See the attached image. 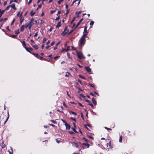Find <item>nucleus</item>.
<instances>
[{
  "label": "nucleus",
  "instance_id": "a878e982",
  "mask_svg": "<svg viewBox=\"0 0 154 154\" xmlns=\"http://www.w3.org/2000/svg\"><path fill=\"white\" fill-rule=\"evenodd\" d=\"M20 11H18V12H17V17H19V16L20 15Z\"/></svg>",
  "mask_w": 154,
  "mask_h": 154
},
{
  "label": "nucleus",
  "instance_id": "6e6d98bb",
  "mask_svg": "<svg viewBox=\"0 0 154 154\" xmlns=\"http://www.w3.org/2000/svg\"><path fill=\"white\" fill-rule=\"evenodd\" d=\"M31 42H32V43H32V44H33V43H34V40H32V39H31Z\"/></svg>",
  "mask_w": 154,
  "mask_h": 154
},
{
  "label": "nucleus",
  "instance_id": "cd10ccee",
  "mask_svg": "<svg viewBox=\"0 0 154 154\" xmlns=\"http://www.w3.org/2000/svg\"><path fill=\"white\" fill-rule=\"evenodd\" d=\"M79 76L81 78L83 79H85V78L83 76H82L81 75H79Z\"/></svg>",
  "mask_w": 154,
  "mask_h": 154
},
{
  "label": "nucleus",
  "instance_id": "680f3d73",
  "mask_svg": "<svg viewBox=\"0 0 154 154\" xmlns=\"http://www.w3.org/2000/svg\"><path fill=\"white\" fill-rule=\"evenodd\" d=\"M68 7V5L67 4L66 5L65 8H66V9H67Z\"/></svg>",
  "mask_w": 154,
  "mask_h": 154
},
{
  "label": "nucleus",
  "instance_id": "2f4dec72",
  "mask_svg": "<svg viewBox=\"0 0 154 154\" xmlns=\"http://www.w3.org/2000/svg\"><path fill=\"white\" fill-rule=\"evenodd\" d=\"M94 22L93 21H91L90 23V25L92 26L94 24Z\"/></svg>",
  "mask_w": 154,
  "mask_h": 154
},
{
  "label": "nucleus",
  "instance_id": "69168bd1",
  "mask_svg": "<svg viewBox=\"0 0 154 154\" xmlns=\"http://www.w3.org/2000/svg\"><path fill=\"white\" fill-rule=\"evenodd\" d=\"M79 105L80 106H83V105L81 103H79Z\"/></svg>",
  "mask_w": 154,
  "mask_h": 154
},
{
  "label": "nucleus",
  "instance_id": "20e7f679",
  "mask_svg": "<svg viewBox=\"0 0 154 154\" xmlns=\"http://www.w3.org/2000/svg\"><path fill=\"white\" fill-rule=\"evenodd\" d=\"M68 32L67 27H65L64 28L63 32L62 33V35L63 36L65 35Z\"/></svg>",
  "mask_w": 154,
  "mask_h": 154
},
{
  "label": "nucleus",
  "instance_id": "5701e85b",
  "mask_svg": "<svg viewBox=\"0 0 154 154\" xmlns=\"http://www.w3.org/2000/svg\"><path fill=\"white\" fill-rule=\"evenodd\" d=\"M35 12H34L33 11H32L30 13V14L31 16H32L35 14Z\"/></svg>",
  "mask_w": 154,
  "mask_h": 154
},
{
  "label": "nucleus",
  "instance_id": "f03ea898",
  "mask_svg": "<svg viewBox=\"0 0 154 154\" xmlns=\"http://www.w3.org/2000/svg\"><path fill=\"white\" fill-rule=\"evenodd\" d=\"M78 57L80 59H84L85 58V57L83 56L82 53L80 52H78L77 53Z\"/></svg>",
  "mask_w": 154,
  "mask_h": 154
},
{
  "label": "nucleus",
  "instance_id": "052dcab7",
  "mask_svg": "<svg viewBox=\"0 0 154 154\" xmlns=\"http://www.w3.org/2000/svg\"><path fill=\"white\" fill-rule=\"evenodd\" d=\"M50 43V41L48 40L46 43V45H48Z\"/></svg>",
  "mask_w": 154,
  "mask_h": 154
},
{
  "label": "nucleus",
  "instance_id": "bf43d9fd",
  "mask_svg": "<svg viewBox=\"0 0 154 154\" xmlns=\"http://www.w3.org/2000/svg\"><path fill=\"white\" fill-rule=\"evenodd\" d=\"M63 105L64 106H66V104H65V102H63Z\"/></svg>",
  "mask_w": 154,
  "mask_h": 154
},
{
  "label": "nucleus",
  "instance_id": "39448f33",
  "mask_svg": "<svg viewBox=\"0 0 154 154\" xmlns=\"http://www.w3.org/2000/svg\"><path fill=\"white\" fill-rule=\"evenodd\" d=\"M85 101L88 103V104L93 109L94 108V106L93 104L91 103L88 100H86Z\"/></svg>",
  "mask_w": 154,
  "mask_h": 154
},
{
  "label": "nucleus",
  "instance_id": "a19ab883",
  "mask_svg": "<svg viewBox=\"0 0 154 154\" xmlns=\"http://www.w3.org/2000/svg\"><path fill=\"white\" fill-rule=\"evenodd\" d=\"M32 0H29V1L28 3V5H29L32 2Z\"/></svg>",
  "mask_w": 154,
  "mask_h": 154
},
{
  "label": "nucleus",
  "instance_id": "4468645a",
  "mask_svg": "<svg viewBox=\"0 0 154 154\" xmlns=\"http://www.w3.org/2000/svg\"><path fill=\"white\" fill-rule=\"evenodd\" d=\"M24 28H25V27L24 25H23L21 26L20 28V30L21 32H23L24 30Z\"/></svg>",
  "mask_w": 154,
  "mask_h": 154
},
{
  "label": "nucleus",
  "instance_id": "c03bdc74",
  "mask_svg": "<svg viewBox=\"0 0 154 154\" xmlns=\"http://www.w3.org/2000/svg\"><path fill=\"white\" fill-rule=\"evenodd\" d=\"M90 94L92 96H94V97H95V95L94 94H93L91 92L90 93Z\"/></svg>",
  "mask_w": 154,
  "mask_h": 154
},
{
  "label": "nucleus",
  "instance_id": "13d9d810",
  "mask_svg": "<svg viewBox=\"0 0 154 154\" xmlns=\"http://www.w3.org/2000/svg\"><path fill=\"white\" fill-rule=\"evenodd\" d=\"M94 93L95 94H96V95H97L98 96H99V95L98 94L97 92H96V91H94Z\"/></svg>",
  "mask_w": 154,
  "mask_h": 154
},
{
  "label": "nucleus",
  "instance_id": "de8ad7c7",
  "mask_svg": "<svg viewBox=\"0 0 154 154\" xmlns=\"http://www.w3.org/2000/svg\"><path fill=\"white\" fill-rule=\"evenodd\" d=\"M41 7H42V5H41V4L39 5L38 6V8H37V9H38V8H41Z\"/></svg>",
  "mask_w": 154,
  "mask_h": 154
},
{
  "label": "nucleus",
  "instance_id": "09e8293b",
  "mask_svg": "<svg viewBox=\"0 0 154 154\" xmlns=\"http://www.w3.org/2000/svg\"><path fill=\"white\" fill-rule=\"evenodd\" d=\"M51 121L54 124H55L56 123V122L53 120H51Z\"/></svg>",
  "mask_w": 154,
  "mask_h": 154
},
{
  "label": "nucleus",
  "instance_id": "e433bc0d",
  "mask_svg": "<svg viewBox=\"0 0 154 154\" xmlns=\"http://www.w3.org/2000/svg\"><path fill=\"white\" fill-rule=\"evenodd\" d=\"M15 20V18L13 20L11 23V25H13V24L14 23Z\"/></svg>",
  "mask_w": 154,
  "mask_h": 154
},
{
  "label": "nucleus",
  "instance_id": "2eb2a0df",
  "mask_svg": "<svg viewBox=\"0 0 154 154\" xmlns=\"http://www.w3.org/2000/svg\"><path fill=\"white\" fill-rule=\"evenodd\" d=\"M92 102L95 105H96L97 104L96 101L94 98H93L92 99Z\"/></svg>",
  "mask_w": 154,
  "mask_h": 154
},
{
  "label": "nucleus",
  "instance_id": "473e14b6",
  "mask_svg": "<svg viewBox=\"0 0 154 154\" xmlns=\"http://www.w3.org/2000/svg\"><path fill=\"white\" fill-rule=\"evenodd\" d=\"M60 16H58V17L56 18L55 19V20H58L60 19Z\"/></svg>",
  "mask_w": 154,
  "mask_h": 154
},
{
  "label": "nucleus",
  "instance_id": "8fccbe9b",
  "mask_svg": "<svg viewBox=\"0 0 154 154\" xmlns=\"http://www.w3.org/2000/svg\"><path fill=\"white\" fill-rule=\"evenodd\" d=\"M38 35V32H36V33H35L34 35V36L35 37H36L37 36V35Z\"/></svg>",
  "mask_w": 154,
  "mask_h": 154
},
{
  "label": "nucleus",
  "instance_id": "c9c22d12",
  "mask_svg": "<svg viewBox=\"0 0 154 154\" xmlns=\"http://www.w3.org/2000/svg\"><path fill=\"white\" fill-rule=\"evenodd\" d=\"M75 127L74 128H72V129L73 130V131H74L75 132V133H77V131H76V130H75Z\"/></svg>",
  "mask_w": 154,
  "mask_h": 154
},
{
  "label": "nucleus",
  "instance_id": "aec40b11",
  "mask_svg": "<svg viewBox=\"0 0 154 154\" xmlns=\"http://www.w3.org/2000/svg\"><path fill=\"white\" fill-rule=\"evenodd\" d=\"M70 75H71L69 73L67 72L66 74L65 75V76L66 77H69Z\"/></svg>",
  "mask_w": 154,
  "mask_h": 154
},
{
  "label": "nucleus",
  "instance_id": "9d476101",
  "mask_svg": "<svg viewBox=\"0 0 154 154\" xmlns=\"http://www.w3.org/2000/svg\"><path fill=\"white\" fill-rule=\"evenodd\" d=\"M10 7L14 10H16V8L15 7V5L14 4H13L11 5H10Z\"/></svg>",
  "mask_w": 154,
  "mask_h": 154
},
{
  "label": "nucleus",
  "instance_id": "864d4df0",
  "mask_svg": "<svg viewBox=\"0 0 154 154\" xmlns=\"http://www.w3.org/2000/svg\"><path fill=\"white\" fill-rule=\"evenodd\" d=\"M50 46H49V45H48L47 46H46V47H45V48L47 49H48L49 48H50Z\"/></svg>",
  "mask_w": 154,
  "mask_h": 154
},
{
  "label": "nucleus",
  "instance_id": "774afa93",
  "mask_svg": "<svg viewBox=\"0 0 154 154\" xmlns=\"http://www.w3.org/2000/svg\"><path fill=\"white\" fill-rule=\"evenodd\" d=\"M53 29V28H51L50 29H49V31H50V32H51L52 30V29Z\"/></svg>",
  "mask_w": 154,
  "mask_h": 154
},
{
  "label": "nucleus",
  "instance_id": "7c9ffc66",
  "mask_svg": "<svg viewBox=\"0 0 154 154\" xmlns=\"http://www.w3.org/2000/svg\"><path fill=\"white\" fill-rule=\"evenodd\" d=\"M87 27L86 26L85 27L84 29V32L86 33V32H87Z\"/></svg>",
  "mask_w": 154,
  "mask_h": 154
},
{
  "label": "nucleus",
  "instance_id": "7ed1b4c3",
  "mask_svg": "<svg viewBox=\"0 0 154 154\" xmlns=\"http://www.w3.org/2000/svg\"><path fill=\"white\" fill-rule=\"evenodd\" d=\"M22 14L23 13H21L20 16H19V18H20V25H21L22 23L23 22L24 20V18L22 16Z\"/></svg>",
  "mask_w": 154,
  "mask_h": 154
},
{
  "label": "nucleus",
  "instance_id": "f257e3e1",
  "mask_svg": "<svg viewBox=\"0 0 154 154\" xmlns=\"http://www.w3.org/2000/svg\"><path fill=\"white\" fill-rule=\"evenodd\" d=\"M85 41L86 40L85 38H83L81 37L79 42V45L82 46L85 44Z\"/></svg>",
  "mask_w": 154,
  "mask_h": 154
},
{
  "label": "nucleus",
  "instance_id": "5fc2aeb1",
  "mask_svg": "<svg viewBox=\"0 0 154 154\" xmlns=\"http://www.w3.org/2000/svg\"><path fill=\"white\" fill-rule=\"evenodd\" d=\"M8 20V18H4L3 19V21H6V20Z\"/></svg>",
  "mask_w": 154,
  "mask_h": 154
},
{
  "label": "nucleus",
  "instance_id": "4be33fe9",
  "mask_svg": "<svg viewBox=\"0 0 154 154\" xmlns=\"http://www.w3.org/2000/svg\"><path fill=\"white\" fill-rule=\"evenodd\" d=\"M69 112L72 113V114H73L75 116L76 115H77V113L76 112H73V111H69Z\"/></svg>",
  "mask_w": 154,
  "mask_h": 154
},
{
  "label": "nucleus",
  "instance_id": "c85d7f7f",
  "mask_svg": "<svg viewBox=\"0 0 154 154\" xmlns=\"http://www.w3.org/2000/svg\"><path fill=\"white\" fill-rule=\"evenodd\" d=\"M63 0H59L58 2V5L60 4L61 2H62L63 1Z\"/></svg>",
  "mask_w": 154,
  "mask_h": 154
},
{
  "label": "nucleus",
  "instance_id": "3c124183",
  "mask_svg": "<svg viewBox=\"0 0 154 154\" xmlns=\"http://www.w3.org/2000/svg\"><path fill=\"white\" fill-rule=\"evenodd\" d=\"M47 40V39L46 38H45L44 37L43 38V41H45Z\"/></svg>",
  "mask_w": 154,
  "mask_h": 154
},
{
  "label": "nucleus",
  "instance_id": "ddd939ff",
  "mask_svg": "<svg viewBox=\"0 0 154 154\" xmlns=\"http://www.w3.org/2000/svg\"><path fill=\"white\" fill-rule=\"evenodd\" d=\"M10 148L11 150V151H10V150H8V152L10 154H13V150L12 147H10Z\"/></svg>",
  "mask_w": 154,
  "mask_h": 154
},
{
  "label": "nucleus",
  "instance_id": "423d86ee",
  "mask_svg": "<svg viewBox=\"0 0 154 154\" xmlns=\"http://www.w3.org/2000/svg\"><path fill=\"white\" fill-rule=\"evenodd\" d=\"M71 143L73 146H75L77 148L78 147V146L77 143L74 142H72Z\"/></svg>",
  "mask_w": 154,
  "mask_h": 154
},
{
  "label": "nucleus",
  "instance_id": "6e6552de",
  "mask_svg": "<svg viewBox=\"0 0 154 154\" xmlns=\"http://www.w3.org/2000/svg\"><path fill=\"white\" fill-rule=\"evenodd\" d=\"M88 34V32H86V33L83 32V35L82 36L81 38H85V37Z\"/></svg>",
  "mask_w": 154,
  "mask_h": 154
},
{
  "label": "nucleus",
  "instance_id": "393cba45",
  "mask_svg": "<svg viewBox=\"0 0 154 154\" xmlns=\"http://www.w3.org/2000/svg\"><path fill=\"white\" fill-rule=\"evenodd\" d=\"M15 33L16 34H19V33H20L19 29L16 30L15 31Z\"/></svg>",
  "mask_w": 154,
  "mask_h": 154
},
{
  "label": "nucleus",
  "instance_id": "79ce46f5",
  "mask_svg": "<svg viewBox=\"0 0 154 154\" xmlns=\"http://www.w3.org/2000/svg\"><path fill=\"white\" fill-rule=\"evenodd\" d=\"M55 11V10L51 11V14H53L54 12Z\"/></svg>",
  "mask_w": 154,
  "mask_h": 154
},
{
  "label": "nucleus",
  "instance_id": "b1692460",
  "mask_svg": "<svg viewBox=\"0 0 154 154\" xmlns=\"http://www.w3.org/2000/svg\"><path fill=\"white\" fill-rule=\"evenodd\" d=\"M29 26V24L28 22H27L26 23L25 25H24V26L25 27V28H27Z\"/></svg>",
  "mask_w": 154,
  "mask_h": 154
},
{
  "label": "nucleus",
  "instance_id": "bb28decb",
  "mask_svg": "<svg viewBox=\"0 0 154 154\" xmlns=\"http://www.w3.org/2000/svg\"><path fill=\"white\" fill-rule=\"evenodd\" d=\"M122 136H120V138H119V142H122Z\"/></svg>",
  "mask_w": 154,
  "mask_h": 154
},
{
  "label": "nucleus",
  "instance_id": "9b49d317",
  "mask_svg": "<svg viewBox=\"0 0 154 154\" xmlns=\"http://www.w3.org/2000/svg\"><path fill=\"white\" fill-rule=\"evenodd\" d=\"M61 26V22L59 21V22L57 25L56 26V27L57 28H59Z\"/></svg>",
  "mask_w": 154,
  "mask_h": 154
},
{
  "label": "nucleus",
  "instance_id": "4c0bfd02",
  "mask_svg": "<svg viewBox=\"0 0 154 154\" xmlns=\"http://www.w3.org/2000/svg\"><path fill=\"white\" fill-rule=\"evenodd\" d=\"M54 43H55L54 42H52L51 44V46H52L53 45H54Z\"/></svg>",
  "mask_w": 154,
  "mask_h": 154
},
{
  "label": "nucleus",
  "instance_id": "603ef678",
  "mask_svg": "<svg viewBox=\"0 0 154 154\" xmlns=\"http://www.w3.org/2000/svg\"><path fill=\"white\" fill-rule=\"evenodd\" d=\"M69 133L70 134H72L74 133L73 132V131H69Z\"/></svg>",
  "mask_w": 154,
  "mask_h": 154
},
{
  "label": "nucleus",
  "instance_id": "338daca9",
  "mask_svg": "<svg viewBox=\"0 0 154 154\" xmlns=\"http://www.w3.org/2000/svg\"><path fill=\"white\" fill-rule=\"evenodd\" d=\"M88 137H89V138H91V139H93V138L92 137H91V136H88Z\"/></svg>",
  "mask_w": 154,
  "mask_h": 154
},
{
  "label": "nucleus",
  "instance_id": "4d7b16f0",
  "mask_svg": "<svg viewBox=\"0 0 154 154\" xmlns=\"http://www.w3.org/2000/svg\"><path fill=\"white\" fill-rule=\"evenodd\" d=\"M56 141L58 143H59L60 142V140H57V139H56Z\"/></svg>",
  "mask_w": 154,
  "mask_h": 154
},
{
  "label": "nucleus",
  "instance_id": "c756f323",
  "mask_svg": "<svg viewBox=\"0 0 154 154\" xmlns=\"http://www.w3.org/2000/svg\"><path fill=\"white\" fill-rule=\"evenodd\" d=\"M89 86L91 87H94V84H89Z\"/></svg>",
  "mask_w": 154,
  "mask_h": 154
},
{
  "label": "nucleus",
  "instance_id": "58836bf2",
  "mask_svg": "<svg viewBox=\"0 0 154 154\" xmlns=\"http://www.w3.org/2000/svg\"><path fill=\"white\" fill-rule=\"evenodd\" d=\"M82 20V19H81L79 21V22L77 23V25H78L81 22Z\"/></svg>",
  "mask_w": 154,
  "mask_h": 154
},
{
  "label": "nucleus",
  "instance_id": "f704fd0d",
  "mask_svg": "<svg viewBox=\"0 0 154 154\" xmlns=\"http://www.w3.org/2000/svg\"><path fill=\"white\" fill-rule=\"evenodd\" d=\"M32 54L34 55L35 57H38V55L37 54H35L34 53H33Z\"/></svg>",
  "mask_w": 154,
  "mask_h": 154
},
{
  "label": "nucleus",
  "instance_id": "f3484780",
  "mask_svg": "<svg viewBox=\"0 0 154 154\" xmlns=\"http://www.w3.org/2000/svg\"><path fill=\"white\" fill-rule=\"evenodd\" d=\"M5 11V10H2L1 9H0V14H3Z\"/></svg>",
  "mask_w": 154,
  "mask_h": 154
},
{
  "label": "nucleus",
  "instance_id": "412c9836",
  "mask_svg": "<svg viewBox=\"0 0 154 154\" xmlns=\"http://www.w3.org/2000/svg\"><path fill=\"white\" fill-rule=\"evenodd\" d=\"M5 147V144H4V142H2V148H4Z\"/></svg>",
  "mask_w": 154,
  "mask_h": 154
},
{
  "label": "nucleus",
  "instance_id": "ea45409f",
  "mask_svg": "<svg viewBox=\"0 0 154 154\" xmlns=\"http://www.w3.org/2000/svg\"><path fill=\"white\" fill-rule=\"evenodd\" d=\"M61 120L63 121V122L64 123H65V124H67V123H66V121H65V120H63V119H61Z\"/></svg>",
  "mask_w": 154,
  "mask_h": 154
},
{
  "label": "nucleus",
  "instance_id": "0eeeda50",
  "mask_svg": "<svg viewBox=\"0 0 154 154\" xmlns=\"http://www.w3.org/2000/svg\"><path fill=\"white\" fill-rule=\"evenodd\" d=\"M85 68L88 72H89L91 71V69L88 66L85 67Z\"/></svg>",
  "mask_w": 154,
  "mask_h": 154
},
{
  "label": "nucleus",
  "instance_id": "37998d69",
  "mask_svg": "<svg viewBox=\"0 0 154 154\" xmlns=\"http://www.w3.org/2000/svg\"><path fill=\"white\" fill-rule=\"evenodd\" d=\"M60 13H61V11H58V13H57V14H56V15H57V16H59V14H60Z\"/></svg>",
  "mask_w": 154,
  "mask_h": 154
},
{
  "label": "nucleus",
  "instance_id": "a211bd4d",
  "mask_svg": "<svg viewBox=\"0 0 154 154\" xmlns=\"http://www.w3.org/2000/svg\"><path fill=\"white\" fill-rule=\"evenodd\" d=\"M83 145H85L88 148H89L90 146L89 144L88 143H83Z\"/></svg>",
  "mask_w": 154,
  "mask_h": 154
},
{
  "label": "nucleus",
  "instance_id": "e2e57ef3",
  "mask_svg": "<svg viewBox=\"0 0 154 154\" xmlns=\"http://www.w3.org/2000/svg\"><path fill=\"white\" fill-rule=\"evenodd\" d=\"M44 47V44H42V47H41L43 49Z\"/></svg>",
  "mask_w": 154,
  "mask_h": 154
},
{
  "label": "nucleus",
  "instance_id": "f8f14e48",
  "mask_svg": "<svg viewBox=\"0 0 154 154\" xmlns=\"http://www.w3.org/2000/svg\"><path fill=\"white\" fill-rule=\"evenodd\" d=\"M31 45L33 46L35 49H37L38 48V47L36 45H33L31 43Z\"/></svg>",
  "mask_w": 154,
  "mask_h": 154
},
{
  "label": "nucleus",
  "instance_id": "a18cd8bd",
  "mask_svg": "<svg viewBox=\"0 0 154 154\" xmlns=\"http://www.w3.org/2000/svg\"><path fill=\"white\" fill-rule=\"evenodd\" d=\"M25 48L26 49V50L27 51H28V52H30V53H31V52H30V51L29 50H28V48H27L26 47V48Z\"/></svg>",
  "mask_w": 154,
  "mask_h": 154
},
{
  "label": "nucleus",
  "instance_id": "49530a36",
  "mask_svg": "<svg viewBox=\"0 0 154 154\" xmlns=\"http://www.w3.org/2000/svg\"><path fill=\"white\" fill-rule=\"evenodd\" d=\"M17 36V35H13L11 36V37L13 38H15Z\"/></svg>",
  "mask_w": 154,
  "mask_h": 154
},
{
  "label": "nucleus",
  "instance_id": "1a4fd4ad",
  "mask_svg": "<svg viewBox=\"0 0 154 154\" xmlns=\"http://www.w3.org/2000/svg\"><path fill=\"white\" fill-rule=\"evenodd\" d=\"M65 126L66 127V129H69L70 128V126L67 123L66 124H65Z\"/></svg>",
  "mask_w": 154,
  "mask_h": 154
},
{
  "label": "nucleus",
  "instance_id": "0e129e2a",
  "mask_svg": "<svg viewBox=\"0 0 154 154\" xmlns=\"http://www.w3.org/2000/svg\"><path fill=\"white\" fill-rule=\"evenodd\" d=\"M105 128L107 130H111V129L109 128H107L106 127H105Z\"/></svg>",
  "mask_w": 154,
  "mask_h": 154
},
{
  "label": "nucleus",
  "instance_id": "dca6fc26",
  "mask_svg": "<svg viewBox=\"0 0 154 154\" xmlns=\"http://www.w3.org/2000/svg\"><path fill=\"white\" fill-rule=\"evenodd\" d=\"M32 20H31L30 22H28L29 24V26H32L33 24H32Z\"/></svg>",
  "mask_w": 154,
  "mask_h": 154
},
{
  "label": "nucleus",
  "instance_id": "6ab92c4d",
  "mask_svg": "<svg viewBox=\"0 0 154 154\" xmlns=\"http://www.w3.org/2000/svg\"><path fill=\"white\" fill-rule=\"evenodd\" d=\"M22 45H23V47L24 48H26V44H25V42L24 41H23V42L22 43Z\"/></svg>",
  "mask_w": 154,
  "mask_h": 154
},
{
  "label": "nucleus",
  "instance_id": "72a5a7b5",
  "mask_svg": "<svg viewBox=\"0 0 154 154\" xmlns=\"http://www.w3.org/2000/svg\"><path fill=\"white\" fill-rule=\"evenodd\" d=\"M10 7V5H9L8 6L5 8V11L6 10H8L9 8Z\"/></svg>",
  "mask_w": 154,
  "mask_h": 154
}]
</instances>
